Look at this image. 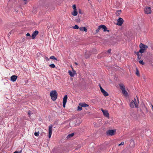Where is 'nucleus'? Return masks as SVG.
I'll list each match as a JSON object with an SVG mask.
<instances>
[{
    "label": "nucleus",
    "mask_w": 153,
    "mask_h": 153,
    "mask_svg": "<svg viewBox=\"0 0 153 153\" xmlns=\"http://www.w3.org/2000/svg\"><path fill=\"white\" fill-rule=\"evenodd\" d=\"M45 59L47 61H48L50 60V58H48V57L45 56Z\"/></svg>",
    "instance_id": "obj_38"
},
{
    "label": "nucleus",
    "mask_w": 153,
    "mask_h": 153,
    "mask_svg": "<svg viewBox=\"0 0 153 153\" xmlns=\"http://www.w3.org/2000/svg\"><path fill=\"white\" fill-rule=\"evenodd\" d=\"M111 49H109L107 51V53H110L111 52Z\"/></svg>",
    "instance_id": "obj_39"
},
{
    "label": "nucleus",
    "mask_w": 153,
    "mask_h": 153,
    "mask_svg": "<svg viewBox=\"0 0 153 153\" xmlns=\"http://www.w3.org/2000/svg\"><path fill=\"white\" fill-rule=\"evenodd\" d=\"M50 95L52 100L55 101L57 97L58 94L56 91L54 90L51 91L50 93Z\"/></svg>",
    "instance_id": "obj_1"
},
{
    "label": "nucleus",
    "mask_w": 153,
    "mask_h": 153,
    "mask_svg": "<svg viewBox=\"0 0 153 153\" xmlns=\"http://www.w3.org/2000/svg\"><path fill=\"white\" fill-rule=\"evenodd\" d=\"M120 88L122 90L125 89V86L123 85H120Z\"/></svg>",
    "instance_id": "obj_23"
},
{
    "label": "nucleus",
    "mask_w": 153,
    "mask_h": 153,
    "mask_svg": "<svg viewBox=\"0 0 153 153\" xmlns=\"http://www.w3.org/2000/svg\"><path fill=\"white\" fill-rule=\"evenodd\" d=\"M74 133H72V134H70L68 135V136L67 137L68 138H70V137H73L74 136Z\"/></svg>",
    "instance_id": "obj_31"
},
{
    "label": "nucleus",
    "mask_w": 153,
    "mask_h": 153,
    "mask_svg": "<svg viewBox=\"0 0 153 153\" xmlns=\"http://www.w3.org/2000/svg\"><path fill=\"white\" fill-rule=\"evenodd\" d=\"M26 36H29V37L28 38V37H27V39H30V37H31V36L30 34V33H27L26 34Z\"/></svg>",
    "instance_id": "obj_26"
},
{
    "label": "nucleus",
    "mask_w": 153,
    "mask_h": 153,
    "mask_svg": "<svg viewBox=\"0 0 153 153\" xmlns=\"http://www.w3.org/2000/svg\"><path fill=\"white\" fill-rule=\"evenodd\" d=\"M123 20L122 18H120L117 20L118 23L117 25L121 26L122 25L123 23Z\"/></svg>",
    "instance_id": "obj_9"
},
{
    "label": "nucleus",
    "mask_w": 153,
    "mask_h": 153,
    "mask_svg": "<svg viewBox=\"0 0 153 153\" xmlns=\"http://www.w3.org/2000/svg\"><path fill=\"white\" fill-rule=\"evenodd\" d=\"M73 28L74 29H77L79 28L77 25H75V26L73 27Z\"/></svg>",
    "instance_id": "obj_30"
},
{
    "label": "nucleus",
    "mask_w": 153,
    "mask_h": 153,
    "mask_svg": "<svg viewBox=\"0 0 153 153\" xmlns=\"http://www.w3.org/2000/svg\"><path fill=\"white\" fill-rule=\"evenodd\" d=\"M39 32L37 30H35L34 31L31 37L32 39H33L35 38V37L36 36V35L38 34Z\"/></svg>",
    "instance_id": "obj_10"
},
{
    "label": "nucleus",
    "mask_w": 153,
    "mask_h": 153,
    "mask_svg": "<svg viewBox=\"0 0 153 153\" xmlns=\"http://www.w3.org/2000/svg\"><path fill=\"white\" fill-rule=\"evenodd\" d=\"M136 54L137 56V58L139 59H140L141 58V57L142 56L141 54H139L138 52H137Z\"/></svg>",
    "instance_id": "obj_18"
},
{
    "label": "nucleus",
    "mask_w": 153,
    "mask_h": 153,
    "mask_svg": "<svg viewBox=\"0 0 153 153\" xmlns=\"http://www.w3.org/2000/svg\"><path fill=\"white\" fill-rule=\"evenodd\" d=\"M134 105L136 108L138 107V105L137 103L136 100L135 98H134V100H132L129 103V106L131 108H134Z\"/></svg>",
    "instance_id": "obj_2"
},
{
    "label": "nucleus",
    "mask_w": 153,
    "mask_h": 153,
    "mask_svg": "<svg viewBox=\"0 0 153 153\" xmlns=\"http://www.w3.org/2000/svg\"><path fill=\"white\" fill-rule=\"evenodd\" d=\"M50 59H52L57 61V59L54 56H52L50 57Z\"/></svg>",
    "instance_id": "obj_24"
},
{
    "label": "nucleus",
    "mask_w": 153,
    "mask_h": 153,
    "mask_svg": "<svg viewBox=\"0 0 153 153\" xmlns=\"http://www.w3.org/2000/svg\"><path fill=\"white\" fill-rule=\"evenodd\" d=\"M79 14H82V11L81 10V9H79Z\"/></svg>",
    "instance_id": "obj_40"
},
{
    "label": "nucleus",
    "mask_w": 153,
    "mask_h": 153,
    "mask_svg": "<svg viewBox=\"0 0 153 153\" xmlns=\"http://www.w3.org/2000/svg\"><path fill=\"white\" fill-rule=\"evenodd\" d=\"M139 63L141 64L142 65H144L145 64V63L143 62L142 60H140L139 61Z\"/></svg>",
    "instance_id": "obj_27"
},
{
    "label": "nucleus",
    "mask_w": 153,
    "mask_h": 153,
    "mask_svg": "<svg viewBox=\"0 0 153 153\" xmlns=\"http://www.w3.org/2000/svg\"><path fill=\"white\" fill-rule=\"evenodd\" d=\"M24 1H26L27 0H24Z\"/></svg>",
    "instance_id": "obj_45"
},
{
    "label": "nucleus",
    "mask_w": 153,
    "mask_h": 153,
    "mask_svg": "<svg viewBox=\"0 0 153 153\" xmlns=\"http://www.w3.org/2000/svg\"><path fill=\"white\" fill-rule=\"evenodd\" d=\"M39 132L38 131V132H35L34 133V134L36 136H38L39 135Z\"/></svg>",
    "instance_id": "obj_32"
},
{
    "label": "nucleus",
    "mask_w": 153,
    "mask_h": 153,
    "mask_svg": "<svg viewBox=\"0 0 153 153\" xmlns=\"http://www.w3.org/2000/svg\"><path fill=\"white\" fill-rule=\"evenodd\" d=\"M71 14L74 16H76L77 14V10H74V11L71 13Z\"/></svg>",
    "instance_id": "obj_16"
},
{
    "label": "nucleus",
    "mask_w": 153,
    "mask_h": 153,
    "mask_svg": "<svg viewBox=\"0 0 153 153\" xmlns=\"http://www.w3.org/2000/svg\"><path fill=\"white\" fill-rule=\"evenodd\" d=\"M124 143L123 142H122L120 144L118 145L119 146H120L121 145H124Z\"/></svg>",
    "instance_id": "obj_36"
},
{
    "label": "nucleus",
    "mask_w": 153,
    "mask_h": 153,
    "mask_svg": "<svg viewBox=\"0 0 153 153\" xmlns=\"http://www.w3.org/2000/svg\"><path fill=\"white\" fill-rule=\"evenodd\" d=\"M116 130H110L107 131L106 133L108 135L112 136L116 133Z\"/></svg>",
    "instance_id": "obj_3"
},
{
    "label": "nucleus",
    "mask_w": 153,
    "mask_h": 153,
    "mask_svg": "<svg viewBox=\"0 0 153 153\" xmlns=\"http://www.w3.org/2000/svg\"><path fill=\"white\" fill-rule=\"evenodd\" d=\"M151 9V7H146L144 10L145 13L146 14H150L152 12Z\"/></svg>",
    "instance_id": "obj_4"
},
{
    "label": "nucleus",
    "mask_w": 153,
    "mask_h": 153,
    "mask_svg": "<svg viewBox=\"0 0 153 153\" xmlns=\"http://www.w3.org/2000/svg\"><path fill=\"white\" fill-rule=\"evenodd\" d=\"M67 98L68 97L67 95H65L64 96L63 101V106L64 108L65 107V105L67 101Z\"/></svg>",
    "instance_id": "obj_7"
},
{
    "label": "nucleus",
    "mask_w": 153,
    "mask_h": 153,
    "mask_svg": "<svg viewBox=\"0 0 153 153\" xmlns=\"http://www.w3.org/2000/svg\"><path fill=\"white\" fill-rule=\"evenodd\" d=\"M74 64H75L76 65H78V64H77V63L76 62H75L74 63Z\"/></svg>",
    "instance_id": "obj_43"
},
{
    "label": "nucleus",
    "mask_w": 153,
    "mask_h": 153,
    "mask_svg": "<svg viewBox=\"0 0 153 153\" xmlns=\"http://www.w3.org/2000/svg\"><path fill=\"white\" fill-rule=\"evenodd\" d=\"M17 78V76L16 75H13L10 77V80L13 82H15L16 81Z\"/></svg>",
    "instance_id": "obj_12"
},
{
    "label": "nucleus",
    "mask_w": 153,
    "mask_h": 153,
    "mask_svg": "<svg viewBox=\"0 0 153 153\" xmlns=\"http://www.w3.org/2000/svg\"><path fill=\"white\" fill-rule=\"evenodd\" d=\"M101 110L102 111V113H103L104 115L108 118H109V113L108 112V111L107 110H104L102 108L101 109Z\"/></svg>",
    "instance_id": "obj_5"
},
{
    "label": "nucleus",
    "mask_w": 153,
    "mask_h": 153,
    "mask_svg": "<svg viewBox=\"0 0 153 153\" xmlns=\"http://www.w3.org/2000/svg\"><path fill=\"white\" fill-rule=\"evenodd\" d=\"M37 58L38 59H40V57H42V54L39 53H38L37 54Z\"/></svg>",
    "instance_id": "obj_22"
},
{
    "label": "nucleus",
    "mask_w": 153,
    "mask_h": 153,
    "mask_svg": "<svg viewBox=\"0 0 153 153\" xmlns=\"http://www.w3.org/2000/svg\"><path fill=\"white\" fill-rule=\"evenodd\" d=\"M102 91H101L103 94L105 96L107 97L108 96V94L106 91L102 89Z\"/></svg>",
    "instance_id": "obj_13"
},
{
    "label": "nucleus",
    "mask_w": 153,
    "mask_h": 153,
    "mask_svg": "<svg viewBox=\"0 0 153 153\" xmlns=\"http://www.w3.org/2000/svg\"><path fill=\"white\" fill-rule=\"evenodd\" d=\"M82 107L78 106L77 108V110L78 111H80L82 110Z\"/></svg>",
    "instance_id": "obj_28"
},
{
    "label": "nucleus",
    "mask_w": 153,
    "mask_h": 153,
    "mask_svg": "<svg viewBox=\"0 0 153 153\" xmlns=\"http://www.w3.org/2000/svg\"><path fill=\"white\" fill-rule=\"evenodd\" d=\"M122 93L125 95L126 96L128 94V93L127 91H126L125 89H123L122 90Z\"/></svg>",
    "instance_id": "obj_19"
},
{
    "label": "nucleus",
    "mask_w": 153,
    "mask_h": 153,
    "mask_svg": "<svg viewBox=\"0 0 153 153\" xmlns=\"http://www.w3.org/2000/svg\"><path fill=\"white\" fill-rule=\"evenodd\" d=\"M99 28H100V29H102L103 30V31L104 32L107 31L108 32H109V30H107V28L104 25H101L99 26Z\"/></svg>",
    "instance_id": "obj_8"
},
{
    "label": "nucleus",
    "mask_w": 153,
    "mask_h": 153,
    "mask_svg": "<svg viewBox=\"0 0 153 153\" xmlns=\"http://www.w3.org/2000/svg\"><path fill=\"white\" fill-rule=\"evenodd\" d=\"M30 111H29L28 112V114L29 115V117H30V116L31 115V113H30Z\"/></svg>",
    "instance_id": "obj_37"
},
{
    "label": "nucleus",
    "mask_w": 153,
    "mask_h": 153,
    "mask_svg": "<svg viewBox=\"0 0 153 153\" xmlns=\"http://www.w3.org/2000/svg\"><path fill=\"white\" fill-rule=\"evenodd\" d=\"M79 105L80 106L82 107H86L88 106V105L85 103H79Z\"/></svg>",
    "instance_id": "obj_15"
},
{
    "label": "nucleus",
    "mask_w": 153,
    "mask_h": 153,
    "mask_svg": "<svg viewBox=\"0 0 153 153\" xmlns=\"http://www.w3.org/2000/svg\"><path fill=\"white\" fill-rule=\"evenodd\" d=\"M49 66L51 68H54L55 67V66L54 64H51L49 65Z\"/></svg>",
    "instance_id": "obj_25"
},
{
    "label": "nucleus",
    "mask_w": 153,
    "mask_h": 153,
    "mask_svg": "<svg viewBox=\"0 0 153 153\" xmlns=\"http://www.w3.org/2000/svg\"><path fill=\"white\" fill-rule=\"evenodd\" d=\"M136 74L138 76H140L139 72L138 70L137 69V70H136Z\"/></svg>",
    "instance_id": "obj_29"
},
{
    "label": "nucleus",
    "mask_w": 153,
    "mask_h": 153,
    "mask_svg": "<svg viewBox=\"0 0 153 153\" xmlns=\"http://www.w3.org/2000/svg\"><path fill=\"white\" fill-rule=\"evenodd\" d=\"M141 49L139 51V52H138L139 53H143L145 51V49L143 48H140Z\"/></svg>",
    "instance_id": "obj_21"
},
{
    "label": "nucleus",
    "mask_w": 153,
    "mask_h": 153,
    "mask_svg": "<svg viewBox=\"0 0 153 153\" xmlns=\"http://www.w3.org/2000/svg\"><path fill=\"white\" fill-rule=\"evenodd\" d=\"M140 48L144 49L145 50L146 49L148 48V47L147 46L141 43L140 44Z\"/></svg>",
    "instance_id": "obj_11"
},
{
    "label": "nucleus",
    "mask_w": 153,
    "mask_h": 153,
    "mask_svg": "<svg viewBox=\"0 0 153 153\" xmlns=\"http://www.w3.org/2000/svg\"><path fill=\"white\" fill-rule=\"evenodd\" d=\"M73 10H76V5L75 4H74L73 5Z\"/></svg>",
    "instance_id": "obj_34"
},
{
    "label": "nucleus",
    "mask_w": 153,
    "mask_h": 153,
    "mask_svg": "<svg viewBox=\"0 0 153 153\" xmlns=\"http://www.w3.org/2000/svg\"><path fill=\"white\" fill-rule=\"evenodd\" d=\"M100 90H101V91H102V90H104V89L102 88L101 87V85H100Z\"/></svg>",
    "instance_id": "obj_41"
},
{
    "label": "nucleus",
    "mask_w": 153,
    "mask_h": 153,
    "mask_svg": "<svg viewBox=\"0 0 153 153\" xmlns=\"http://www.w3.org/2000/svg\"><path fill=\"white\" fill-rule=\"evenodd\" d=\"M100 29V28H99V26H98V28L96 30V33H98L99 31V30Z\"/></svg>",
    "instance_id": "obj_33"
},
{
    "label": "nucleus",
    "mask_w": 153,
    "mask_h": 153,
    "mask_svg": "<svg viewBox=\"0 0 153 153\" xmlns=\"http://www.w3.org/2000/svg\"><path fill=\"white\" fill-rule=\"evenodd\" d=\"M121 12V10H119L116 12V15L118 16H119L120 13Z\"/></svg>",
    "instance_id": "obj_20"
},
{
    "label": "nucleus",
    "mask_w": 153,
    "mask_h": 153,
    "mask_svg": "<svg viewBox=\"0 0 153 153\" xmlns=\"http://www.w3.org/2000/svg\"><path fill=\"white\" fill-rule=\"evenodd\" d=\"M70 75L71 77H73L74 74H75V71H74V73H73L71 71H69L68 72Z\"/></svg>",
    "instance_id": "obj_14"
},
{
    "label": "nucleus",
    "mask_w": 153,
    "mask_h": 153,
    "mask_svg": "<svg viewBox=\"0 0 153 153\" xmlns=\"http://www.w3.org/2000/svg\"><path fill=\"white\" fill-rule=\"evenodd\" d=\"M80 30L83 31H84L85 32L87 31V29L85 27H81L79 28Z\"/></svg>",
    "instance_id": "obj_17"
},
{
    "label": "nucleus",
    "mask_w": 153,
    "mask_h": 153,
    "mask_svg": "<svg viewBox=\"0 0 153 153\" xmlns=\"http://www.w3.org/2000/svg\"><path fill=\"white\" fill-rule=\"evenodd\" d=\"M53 127V126L51 125H50L48 127V130H49V138H50L51 135L52 134V127Z\"/></svg>",
    "instance_id": "obj_6"
},
{
    "label": "nucleus",
    "mask_w": 153,
    "mask_h": 153,
    "mask_svg": "<svg viewBox=\"0 0 153 153\" xmlns=\"http://www.w3.org/2000/svg\"><path fill=\"white\" fill-rule=\"evenodd\" d=\"M22 152V150H21L20 151H15V152H14L13 153H21V152Z\"/></svg>",
    "instance_id": "obj_35"
},
{
    "label": "nucleus",
    "mask_w": 153,
    "mask_h": 153,
    "mask_svg": "<svg viewBox=\"0 0 153 153\" xmlns=\"http://www.w3.org/2000/svg\"><path fill=\"white\" fill-rule=\"evenodd\" d=\"M143 77V79H146V78L145 77V76H144V77Z\"/></svg>",
    "instance_id": "obj_44"
},
{
    "label": "nucleus",
    "mask_w": 153,
    "mask_h": 153,
    "mask_svg": "<svg viewBox=\"0 0 153 153\" xmlns=\"http://www.w3.org/2000/svg\"><path fill=\"white\" fill-rule=\"evenodd\" d=\"M105 53L106 54V53H107V52H105Z\"/></svg>",
    "instance_id": "obj_46"
},
{
    "label": "nucleus",
    "mask_w": 153,
    "mask_h": 153,
    "mask_svg": "<svg viewBox=\"0 0 153 153\" xmlns=\"http://www.w3.org/2000/svg\"><path fill=\"white\" fill-rule=\"evenodd\" d=\"M22 40L23 41V42L25 41V39L23 38V39H22Z\"/></svg>",
    "instance_id": "obj_42"
}]
</instances>
